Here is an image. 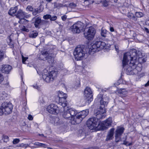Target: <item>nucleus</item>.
<instances>
[{"label":"nucleus","mask_w":149,"mask_h":149,"mask_svg":"<svg viewBox=\"0 0 149 149\" xmlns=\"http://www.w3.org/2000/svg\"><path fill=\"white\" fill-rule=\"evenodd\" d=\"M141 52L139 51L138 53L136 49L130 50V52L125 53L123 60V66L124 68L126 66V73L128 75H133L138 73V71L136 67L135 61L137 59L141 63H143L146 60L143 58L139 57L138 53Z\"/></svg>","instance_id":"1"},{"label":"nucleus","mask_w":149,"mask_h":149,"mask_svg":"<svg viewBox=\"0 0 149 149\" xmlns=\"http://www.w3.org/2000/svg\"><path fill=\"white\" fill-rule=\"evenodd\" d=\"M103 95H98L97 98L100 100V106L97 110L94 111V115L96 116L90 118L87 122V126L89 129L92 130L100 129V119L104 118L106 116L105 108L108 104V98H103Z\"/></svg>","instance_id":"2"},{"label":"nucleus","mask_w":149,"mask_h":149,"mask_svg":"<svg viewBox=\"0 0 149 149\" xmlns=\"http://www.w3.org/2000/svg\"><path fill=\"white\" fill-rule=\"evenodd\" d=\"M106 45V43L104 42L100 41L96 42L89 48V52L91 53L92 52H98L101 49H104Z\"/></svg>","instance_id":"3"},{"label":"nucleus","mask_w":149,"mask_h":149,"mask_svg":"<svg viewBox=\"0 0 149 149\" xmlns=\"http://www.w3.org/2000/svg\"><path fill=\"white\" fill-rule=\"evenodd\" d=\"M57 72L55 70L49 72H45L42 75L43 79L47 83L53 81L57 76Z\"/></svg>","instance_id":"4"},{"label":"nucleus","mask_w":149,"mask_h":149,"mask_svg":"<svg viewBox=\"0 0 149 149\" xmlns=\"http://www.w3.org/2000/svg\"><path fill=\"white\" fill-rule=\"evenodd\" d=\"M66 107L63 108L64 111L62 112L63 117L65 119H69L71 120L77 113V111L74 109L70 108L67 109Z\"/></svg>","instance_id":"5"},{"label":"nucleus","mask_w":149,"mask_h":149,"mask_svg":"<svg viewBox=\"0 0 149 149\" xmlns=\"http://www.w3.org/2000/svg\"><path fill=\"white\" fill-rule=\"evenodd\" d=\"M73 54L75 59L77 61H79L83 59L85 53L84 51L83 48L81 47L80 46H78L75 48Z\"/></svg>","instance_id":"6"},{"label":"nucleus","mask_w":149,"mask_h":149,"mask_svg":"<svg viewBox=\"0 0 149 149\" xmlns=\"http://www.w3.org/2000/svg\"><path fill=\"white\" fill-rule=\"evenodd\" d=\"M96 31L95 28L90 26L85 30L84 35L85 38L88 40H91L94 38Z\"/></svg>","instance_id":"7"},{"label":"nucleus","mask_w":149,"mask_h":149,"mask_svg":"<svg viewBox=\"0 0 149 149\" xmlns=\"http://www.w3.org/2000/svg\"><path fill=\"white\" fill-rule=\"evenodd\" d=\"M84 24L79 22L74 24L70 27V29L73 33H79L81 31H83Z\"/></svg>","instance_id":"8"},{"label":"nucleus","mask_w":149,"mask_h":149,"mask_svg":"<svg viewBox=\"0 0 149 149\" xmlns=\"http://www.w3.org/2000/svg\"><path fill=\"white\" fill-rule=\"evenodd\" d=\"M55 46H51L50 49L48 51L42 52L41 54L40 55L39 58L40 59L43 60H47L49 56L54 54V50L55 49Z\"/></svg>","instance_id":"9"},{"label":"nucleus","mask_w":149,"mask_h":149,"mask_svg":"<svg viewBox=\"0 0 149 149\" xmlns=\"http://www.w3.org/2000/svg\"><path fill=\"white\" fill-rule=\"evenodd\" d=\"M3 108L4 113L5 114H9L11 113L13 109L12 104L10 103L7 102H3L1 106Z\"/></svg>","instance_id":"10"},{"label":"nucleus","mask_w":149,"mask_h":149,"mask_svg":"<svg viewBox=\"0 0 149 149\" xmlns=\"http://www.w3.org/2000/svg\"><path fill=\"white\" fill-rule=\"evenodd\" d=\"M48 111L51 114H56L59 112V109L58 107L53 104L49 105L47 108Z\"/></svg>","instance_id":"11"},{"label":"nucleus","mask_w":149,"mask_h":149,"mask_svg":"<svg viewBox=\"0 0 149 149\" xmlns=\"http://www.w3.org/2000/svg\"><path fill=\"white\" fill-rule=\"evenodd\" d=\"M112 123V119L110 117L108 118L103 123L100 122V129H106L108 127L111 125Z\"/></svg>","instance_id":"12"},{"label":"nucleus","mask_w":149,"mask_h":149,"mask_svg":"<svg viewBox=\"0 0 149 149\" xmlns=\"http://www.w3.org/2000/svg\"><path fill=\"white\" fill-rule=\"evenodd\" d=\"M84 97L88 102H91L93 100V95L90 88L86 87L84 90Z\"/></svg>","instance_id":"13"},{"label":"nucleus","mask_w":149,"mask_h":149,"mask_svg":"<svg viewBox=\"0 0 149 149\" xmlns=\"http://www.w3.org/2000/svg\"><path fill=\"white\" fill-rule=\"evenodd\" d=\"M82 120V118L79 116L77 112L76 114L71 119L70 122L73 125H76L79 123Z\"/></svg>","instance_id":"14"},{"label":"nucleus","mask_w":149,"mask_h":149,"mask_svg":"<svg viewBox=\"0 0 149 149\" xmlns=\"http://www.w3.org/2000/svg\"><path fill=\"white\" fill-rule=\"evenodd\" d=\"M56 100L58 104L62 106L63 108L66 107L67 105L66 98H56Z\"/></svg>","instance_id":"15"},{"label":"nucleus","mask_w":149,"mask_h":149,"mask_svg":"<svg viewBox=\"0 0 149 149\" xmlns=\"http://www.w3.org/2000/svg\"><path fill=\"white\" fill-rule=\"evenodd\" d=\"M12 69L11 66L9 65H3L1 68V70L3 72L7 74L9 73Z\"/></svg>","instance_id":"16"},{"label":"nucleus","mask_w":149,"mask_h":149,"mask_svg":"<svg viewBox=\"0 0 149 149\" xmlns=\"http://www.w3.org/2000/svg\"><path fill=\"white\" fill-rule=\"evenodd\" d=\"M114 130L115 129L113 128L111 129L108 132L106 139V141H109L112 139L113 137V136Z\"/></svg>","instance_id":"17"},{"label":"nucleus","mask_w":149,"mask_h":149,"mask_svg":"<svg viewBox=\"0 0 149 149\" xmlns=\"http://www.w3.org/2000/svg\"><path fill=\"white\" fill-rule=\"evenodd\" d=\"M33 21H34V25L36 28H39V25L43 22L40 18L35 17L32 19Z\"/></svg>","instance_id":"18"},{"label":"nucleus","mask_w":149,"mask_h":149,"mask_svg":"<svg viewBox=\"0 0 149 149\" xmlns=\"http://www.w3.org/2000/svg\"><path fill=\"white\" fill-rule=\"evenodd\" d=\"M124 129L123 127H118L115 131V135L117 137H121L124 132Z\"/></svg>","instance_id":"19"},{"label":"nucleus","mask_w":149,"mask_h":149,"mask_svg":"<svg viewBox=\"0 0 149 149\" xmlns=\"http://www.w3.org/2000/svg\"><path fill=\"white\" fill-rule=\"evenodd\" d=\"M25 14V12L23 11L22 10L19 9L15 14V16H16V17L19 18V19L23 18Z\"/></svg>","instance_id":"20"},{"label":"nucleus","mask_w":149,"mask_h":149,"mask_svg":"<svg viewBox=\"0 0 149 149\" xmlns=\"http://www.w3.org/2000/svg\"><path fill=\"white\" fill-rule=\"evenodd\" d=\"M89 111L88 110L86 109L85 110H83L80 112L77 113L79 116L80 118H82L83 120V118H85L88 114Z\"/></svg>","instance_id":"21"},{"label":"nucleus","mask_w":149,"mask_h":149,"mask_svg":"<svg viewBox=\"0 0 149 149\" xmlns=\"http://www.w3.org/2000/svg\"><path fill=\"white\" fill-rule=\"evenodd\" d=\"M18 8L17 6L11 7L8 11V14L10 15H15V13L16 14L17 13L16 12Z\"/></svg>","instance_id":"22"},{"label":"nucleus","mask_w":149,"mask_h":149,"mask_svg":"<svg viewBox=\"0 0 149 149\" xmlns=\"http://www.w3.org/2000/svg\"><path fill=\"white\" fill-rule=\"evenodd\" d=\"M67 95L65 93H64L62 92L59 91L58 92V96L56 98H67Z\"/></svg>","instance_id":"23"},{"label":"nucleus","mask_w":149,"mask_h":149,"mask_svg":"<svg viewBox=\"0 0 149 149\" xmlns=\"http://www.w3.org/2000/svg\"><path fill=\"white\" fill-rule=\"evenodd\" d=\"M42 10L40 9V8H34L32 11V14L34 16L36 15L37 14L41 12Z\"/></svg>","instance_id":"24"},{"label":"nucleus","mask_w":149,"mask_h":149,"mask_svg":"<svg viewBox=\"0 0 149 149\" xmlns=\"http://www.w3.org/2000/svg\"><path fill=\"white\" fill-rule=\"evenodd\" d=\"M95 3L99 4L100 3H102L103 6L105 7H107L108 6V2L106 0H98L97 1H95Z\"/></svg>","instance_id":"25"},{"label":"nucleus","mask_w":149,"mask_h":149,"mask_svg":"<svg viewBox=\"0 0 149 149\" xmlns=\"http://www.w3.org/2000/svg\"><path fill=\"white\" fill-rule=\"evenodd\" d=\"M47 60L48 62L50 65L53 63L54 61V58L52 57V54H51L50 56H49V57Z\"/></svg>","instance_id":"26"},{"label":"nucleus","mask_w":149,"mask_h":149,"mask_svg":"<svg viewBox=\"0 0 149 149\" xmlns=\"http://www.w3.org/2000/svg\"><path fill=\"white\" fill-rule=\"evenodd\" d=\"M52 120L54 121L52 123H54V125H57L59 124V119L57 117H55L52 118Z\"/></svg>","instance_id":"27"},{"label":"nucleus","mask_w":149,"mask_h":149,"mask_svg":"<svg viewBox=\"0 0 149 149\" xmlns=\"http://www.w3.org/2000/svg\"><path fill=\"white\" fill-rule=\"evenodd\" d=\"M118 92L119 93L123 95H126L127 93V91L124 88L119 89L118 91Z\"/></svg>","instance_id":"28"},{"label":"nucleus","mask_w":149,"mask_h":149,"mask_svg":"<svg viewBox=\"0 0 149 149\" xmlns=\"http://www.w3.org/2000/svg\"><path fill=\"white\" fill-rule=\"evenodd\" d=\"M29 21L28 20L25 19L24 18H23L19 19L18 22L20 24H24L27 23Z\"/></svg>","instance_id":"29"},{"label":"nucleus","mask_w":149,"mask_h":149,"mask_svg":"<svg viewBox=\"0 0 149 149\" xmlns=\"http://www.w3.org/2000/svg\"><path fill=\"white\" fill-rule=\"evenodd\" d=\"M54 8H60L62 7H63V5L60 3H57L56 2L54 3Z\"/></svg>","instance_id":"30"},{"label":"nucleus","mask_w":149,"mask_h":149,"mask_svg":"<svg viewBox=\"0 0 149 149\" xmlns=\"http://www.w3.org/2000/svg\"><path fill=\"white\" fill-rule=\"evenodd\" d=\"M107 31L105 29H102L101 30V34L102 36L103 37H105L107 36Z\"/></svg>","instance_id":"31"},{"label":"nucleus","mask_w":149,"mask_h":149,"mask_svg":"<svg viewBox=\"0 0 149 149\" xmlns=\"http://www.w3.org/2000/svg\"><path fill=\"white\" fill-rule=\"evenodd\" d=\"M2 140L5 142H7L9 141V139L8 136L3 135L2 136Z\"/></svg>","instance_id":"32"},{"label":"nucleus","mask_w":149,"mask_h":149,"mask_svg":"<svg viewBox=\"0 0 149 149\" xmlns=\"http://www.w3.org/2000/svg\"><path fill=\"white\" fill-rule=\"evenodd\" d=\"M22 89L21 91L23 95H26L27 90L26 87V86L25 87L24 86L23 87L22 86Z\"/></svg>","instance_id":"33"},{"label":"nucleus","mask_w":149,"mask_h":149,"mask_svg":"<svg viewBox=\"0 0 149 149\" xmlns=\"http://www.w3.org/2000/svg\"><path fill=\"white\" fill-rule=\"evenodd\" d=\"M135 15L138 17H141L143 16L144 14L141 12H136V13Z\"/></svg>","instance_id":"34"},{"label":"nucleus","mask_w":149,"mask_h":149,"mask_svg":"<svg viewBox=\"0 0 149 149\" xmlns=\"http://www.w3.org/2000/svg\"><path fill=\"white\" fill-rule=\"evenodd\" d=\"M33 10H34V8L31 6L29 5L26 8V10L27 11H29L32 12Z\"/></svg>","instance_id":"35"},{"label":"nucleus","mask_w":149,"mask_h":149,"mask_svg":"<svg viewBox=\"0 0 149 149\" xmlns=\"http://www.w3.org/2000/svg\"><path fill=\"white\" fill-rule=\"evenodd\" d=\"M29 146L28 144H25L23 143L19 144L18 146L22 147L23 148H26Z\"/></svg>","instance_id":"36"},{"label":"nucleus","mask_w":149,"mask_h":149,"mask_svg":"<svg viewBox=\"0 0 149 149\" xmlns=\"http://www.w3.org/2000/svg\"><path fill=\"white\" fill-rule=\"evenodd\" d=\"M20 141V140L19 139H15L13 140V143L14 144H16L18 143Z\"/></svg>","instance_id":"37"},{"label":"nucleus","mask_w":149,"mask_h":149,"mask_svg":"<svg viewBox=\"0 0 149 149\" xmlns=\"http://www.w3.org/2000/svg\"><path fill=\"white\" fill-rule=\"evenodd\" d=\"M32 86L35 89H37L38 91L41 90V88L40 86L35 85H33Z\"/></svg>","instance_id":"38"},{"label":"nucleus","mask_w":149,"mask_h":149,"mask_svg":"<svg viewBox=\"0 0 149 149\" xmlns=\"http://www.w3.org/2000/svg\"><path fill=\"white\" fill-rule=\"evenodd\" d=\"M4 55V52L0 51V61L3 58Z\"/></svg>","instance_id":"39"},{"label":"nucleus","mask_w":149,"mask_h":149,"mask_svg":"<svg viewBox=\"0 0 149 149\" xmlns=\"http://www.w3.org/2000/svg\"><path fill=\"white\" fill-rule=\"evenodd\" d=\"M51 17V15L49 14H47L46 15H44L43 18L44 19H50V18Z\"/></svg>","instance_id":"40"},{"label":"nucleus","mask_w":149,"mask_h":149,"mask_svg":"<svg viewBox=\"0 0 149 149\" xmlns=\"http://www.w3.org/2000/svg\"><path fill=\"white\" fill-rule=\"evenodd\" d=\"M115 141L116 142L118 143L121 140V137H117L115 135Z\"/></svg>","instance_id":"41"},{"label":"nucleus","mask_w":149,"mask_h":149,"mask_svg":"<svg viewBox=\"0 0 149 149\" xmlns=\"http://www.w3.org/2000/svg\"><path fill=\"white\" fill-rule=\"evenodd\" d=\"M69 6L72 8H74L76 6V5L73 3H72L69 4Z\"/></svg>","instance_id":"42"},{"label":"nucleus","mask_w":149,"mask_h":149,"mask_svg":"<svg viewBox=\"0 0 149 149\" xmlns=\"http://www.w3.org/2000/svg\"><path fill=\"white\" fill-rule=\"evenodd\" d=\"M57 17L56 16L54 15L52 16L51 15V17L50 18V20L51 21H55L57 19Z\"/></svg>","instance_id":"43"},{"label":"nucleus","mask_w":149,"mask_h":149,"mask_svg":"<svg viewBox=\"0 0 149 149\" xmlns=\"http://www.w3.org/2000/svg\"><path fill=\"white\" fill-rule=\"evenodd\" d=\"M22 62L23 63H25V62L28 58V57H24L23 55H22Z\"/></svg>","instance_id":"44"},{"label":"nucleus","mask_w":149,"mask_h":149,"mask_svg":"<svg viewBox=\"0 0 149 149\" xmlns=\"http://www.w3.org/2000/svg\"><path fill=\"white\" fill-rule=\"evenodd\" d=\"M38 33H34L31 34V37L33 38H35L36 36H37Z\"/></svg>","instance_id":"45"},{"label":"nucleus","mask_w":149,"mask_h":149,"mask_svg":"<svg viewBox=\"0 0 149 149\" xmlns=\"http://www.w3.org/2000/svg\"><path fill=\"white\" fill-rule=\"evenodd\" d=\"M67 18V16L65 15L61 16V18L63 21H65Z\"/></svg>","instance_id":"46"},{"label":"nucleus","mask_w":149,"mask_h":149,"mask_svg":"<svg viewBox=\"0 0 149 149\" xmlns=\"http://www.w3.org/2000/svg\"><path fill=\"white\" fill-rule=\"evenodd\" d=\"M31 15L30 14H27V13H25V15L24 16L23 18H28L30 17Z\"/></svg>","instance_id":"47"},{"label":"nucleus","mask_w":149,"mask_h":149,"mask_svg":"<svg viewBox=\"0 0 149 149\" xmlns=\"http://www.w3.org/2000/svg\"><path fill=\"white\" fill-rule=\"evenodd\" d=\"M4 113V111L3 110V108L0 107V115L1 116L3 115V113Z\"/></svg>","instance_id":"48"},{"label":"nucleus","mask_w":149,"mask_h":149,"mask_svg":"<svg viewBox=\"0 0 149 149\" xmlns=\"http://www.w3.org/2000/svg\"><path fill=\"white\" fill-rule=\"evenodd\" d=\"M41 144H42L41 143H39L38 142H36L35 143H34V145H35L36 146H39V147H40Z\"/></svg>","instance_id":"49"},{"label":"nucleus","mask_w":149,"mask_h":149,"mask_svg":"<svg viewBox=\"0 0 149 149\" xmlns=\"http://www.w3.org/2000/svg\"><path fill=\"white\" fill-rule=\"evenodd\" d=\"M28 119L29 120H33V118L31 115H29L28 117Z\"/></svg>","instance_id":"50"},{"label":"nucleus","mask_w":149,"mask_h":149,"mask_svg":"<svg viewBox=\"0 0 149 149\" xmlns=\"http://www.w3.org/2000/svg\"><path fill=\"white\" fill-rule=\"evenodd\" d=\"M80 84V82L79 80H78L77 81V84H75V86L77 87H79Z\"/></svg>","instance_id":"51"},{"label":"nucleus","mask_w":149,"mask_h":149,"mask_svg":"<svg viewBox=\"0 0 149 149\" xmlns=\"http://www.w3.org/2000/svg\"><path fill=\"white\" fill-rule=\"evenodd\" d=\"M115 47L116 49V51L117 52H119V50L118 49V45H115Z\"/></svg>","instance_id":"52"},{"label":"nucleus","mask_w":149,"mask_h":149,"mask_svg":"<svg viewBox=\"0 0 149 149\" xmlns=\"http://www.w3.org/2000/svg\"><path fill=\"white\" fill-rule=\"evenodd\" d=\"M40 147H43L44 148H46L47 147V145L45 144L42 143Z\"/></svg>","instance_id":"53"},{"label":"nucleus","mask_w":149,"mask_h":149,"mask_svg":"<svg viewBox=\"0 0 149 149\" xmlns=\"http://www.w3.org/2000/svg\"><path fill=\"white\" fill-rule=\"evenodd\" d=\"M144 30L148 33H149V30L146 27L144 28Z\"/></svg>","instance_id":"54"},{"label":"nucleus","mask_w":149,"mask_h":149,"mask_svg":"<svg viewBox=\"0 0 149 149\" xmlns=\"http://www.w3.org/2000/svg\"><path fill=\"white\" fill-rule=\"evenodd\" d=\"M145 24L146 25L149 26V19L146 20Z\"/></svg>","instance_id":"55"},{"label":"nucleus","mask_w":149,"mask_h":149,"mask_svg":"<svg viewBox=\"0 0 149 149\" xmlns=\"http://www.w3.org/2000/svg\"><path fill=\"white\" fill-rule=\"evenodd\" d=\"M110 30L111 32H113L114 31V29L113 27H110Z\"/></svg>","instance_id":"56"},{"label":"nucleus","mask_w":149,"mask_h":149,"mask_svg":"<svg viewBox=\"0 0 149 149\" xmlns=\"http://www.w3.org/2000/svg\"><path fill=\"white\" fill-rule=\"evenodd\" d=\"M22 30L23 31H26V32H28L29 31V30L28 29H26V28L24 27V28L22 29Z\"/></svg>","instance_id":"57"},{"label":"nucleus","mask_w":149,"mask_h":149,"mask_svg":"<svg viewBox=\"0 0 149 149\" xmlns=\"http://www.w3.org/2000/svg\"><path fill=\"white\" fill-rule=\"evenodd\" d=\"M130 16L132 19H134L135 18V16L133 14L131 15H130Z\"/></svg>","instance_id":"58"},{"label":"nucleus","mask_w":149,"mask_h":149,"mask_svg":"<svg viewBox=\"0 0 149 149\" xmlns=\"http://www.w3.org/2000/svg\"><path fill=\"white\" fill-rule=\"evenodd\" d=\"M149 86V80L148 81L147 83L145 85V86Z\"/></svg>","instance_id":"59"},{"label":"nucleus","mask_w":149,"mask_h":149,"mask_svg":"<svg viewBox=\"0 0 149 149\" xmlns=\"http://www.w3.org/2000/svg\"><path fill=\"white\" fill-rule=\"evenodd\" d=\"M46 1H48V2H51V1L52 0H46Z\"/></svg>","instance_id":"60"},{"label":"nucleus","mask_w":149,"mask_h":149,"mask_svg":"<svg viewBox=\"0 0 149 149\" xmlns=\"http://www.w3.org/2000/svg\"><path fill=\"white\" fill-rule=\"evenodd\" d=\"M21 1L22 2H24V1H28V0H21Z\"/></svg>","instance_id":"61"},{"label":"nucleus","mask_w":149,"mask_h":149,"mask_svg":"<svg viewBox=\"0 0 149 149\" xmlns=\"http://www.w3.org/2000/svg\"><path fill=\"white\" fill-rule=\"evenodd\" d=\"M118 1V0H114V2L116 3Z\"/></svg>","instance_id":"62"},{"label":"nucleus","mask_w":149,"mask_h":149,"mask_svg":"<svg viewBox=\"0 0 149 149\" xmlns=\"http://www.w3.org/2000/svg\"><path fill=\"white\" fill-rule=\"evenodd\" d=\"M47 148L48 149H49H49H52L51 148H50L47 147Z\"/></svg>","instance_id":"63"},{"label":"nucleus","mask_w":149,"mask_h":149,"mask_svg":"<svg viewBox=\"0 0 149 149\" xmlns=\"http://www.w3.org/2000/svg\"><path fill=\"white\" fill-rule=\"evenodd\" d=\"M1 79H0V83H1Z\"/></svg>","instance_id":"64"}]
</instances>
